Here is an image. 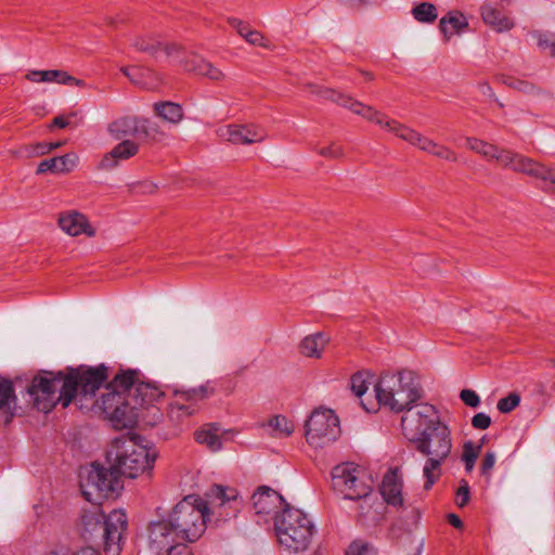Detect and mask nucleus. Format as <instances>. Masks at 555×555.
Masks as SVG:
<instances>
[{"mask_svg": "<svg viewBox=\"0 0 555 555\" xmlns=\"http://www.w3.org/2000/svg\"><path fill=\"white\" fill-rule=\"evenodd\" d=\"M80 477L81 492L86 500L92 503H98L121 487L120 475L112 465L111 468H105L92 464Z\"/></svg>", "mask_w": 555, "mask_h": 555, "instance_id": "10", "label": "nucleus"}, {"mask_svg": "<svg viewBox=\"0 0 555 555\" xmlns=\"http://www.w3.org/2000/svg\"><path fill=\"white\" fill-rule=\"evenodd\" d=\"M128 519L122 511L115 509L104 519V551L108 555H119Z\"/></svg>", "mask_w": 555, "mask_h": 555, "instance_id": "16", "label": "nucleus"}, {"mask_svg": "<svg viewBox=\"0 0 555 555\" xmlns=\"http://www.w3.org/2000/svg\"><path fill=\"white\" fill-rule=\"evenodd\" d=\"M155 113L164 120L177 125L183 118V109L181 105L173 102H160L154 104Z\"/></svg>", "mask_w": 555, "mask_h": 555, "instance_id": "35", "label": "nucleus"}, {"mask_svg": "<svg viewBox=\"0 0 555 555\" xmlns=\"http://www.w3.org/2000/svg\"><path fill=\"white\" fill-rule=\"evenodd\" d=\"M139 152V144L131 140H122L106 153L98 165L100 170H111L118 166L120 162L135 156Z\"/></svg>", "mask_w": 555, "mask_h": 555, "instance_id": "23", "label": "nucleus"}, {"mask_svg": "<svg viewBox=\"0 0 555 555\" xmlns=\"http://www.w3.org/2000/svg\"><path fill=\"white\" fill-rule=\"evenodd\" d=\"M386 130L409 144L417 147L418 150L428 153L439 159L448 162H456V154L446 145H442L435 140L425 137L421 132L403 125L395 119L387 121Z\"/></svg>", "mask_w": 555, "mask_h": 555, "instance_id": "13", "label": "nucleus"}, {"mask_svg": "<svg viewBox=\"0 0 555 555\" xmlns=\"http://www.w3.org/2000/svg\"><path fill=\"white\" fill-rule=\"evenodd\" d=\"M401 417L403 435L412 442L444 425L440 422L436 408L428 403H414L406 408Z\"/></svg>", "mask_w": 555, "mask_h": 555, "instance_id": "11", "label": "nucleus"}, {"mask_svg": "<svg viewBox=\"0 0 555 555\" xmlns=\"http://www.w3.org/2000/svg\"><path fill=\"white\" fill-rule=\"evenodd\" d=\"M378 405L403 412L422 398V389L412 371L385 372L374 386Z\"/></svg>", "mask_w": 555, "mask_h": 555, "instance_id": "2", "label": "nucleus"}, {"mask_svg": "<svg viewBox=\"0 0 555 555\" xmlns=\"http://www.w3.org/2000/svg\"><path fill=\"white\" fill-rule=\"evenodd\" d=\"M412 14L417 22L433 23L438 17L437 9L433 3L422 2L412 10Z\"/></svg>", "mask_w": 555, "mask_h": 555, "instance_id": "37", "label": "nucleus"}, {"mask_svg": "<svg viewBox=\"0 0 555 555\" xmlns=\"http://www.w3.org/2000/svg\"><path fill=\"white\" fill-rule=\"evenodd\" d=\"M25 78L30 82L39 83V82H41V70H39V69L28 70L27 74L25 75Z\"/></svg>", "mask_w": 555, "mask_h": 555, "instance_id": "58", "label": "nucleus"}, {"mask_svg": "<svg viewBox=\"0 0 555 555\" xmlns=\"http://www.w3.org/2000/svg\"><path fill=\"white\" fill-rule=\"evenodd\" d=\"M65 373L43 371L36 375L28 388L34 405L41 412H50L57 403L65 402Z\"/></svg>", "mask_w": 555, "mask_h": 555, "instance_id": "8", "label": "nucleus"}, {"mask_svg": "<svg viewBox=\"0 0 555 555\" xmlns=\"http://www.w3.org/2000/svg\"><path fill=\"white\" fill-rule=\"evenodd\" d=\"M520 403V397L516 392L509 393L507 397H504L498 401V410L501 413H509L514 409H516Z\"/></svg>", "mask_w": 555, "mask_h": 555, "instance_id": "43", "label": "nucleus"}, {"mask_svg": "<svg viewBox=\"0 0 555 555\" xmlns=\"http://www.w3.org/2000/svg\"><path fill=\"white\" fill-rule=\"evenodd\" d=\"M140 117L133 115L120 116L107 126V132L115 140L139 135Z\"/></svg>", "mask_w": 555, "mask_h": 555, "instance_id": "28", "label": "nucleus"}, {"mask_svg": "<svg viewBox=\"0 0 555 555\" xmlns=\"http://www.w3.org/2000/svg\"><path fill=\"white\" fill-rule=\"evenodd\" d=\"M461 400L470 408H477L480 403L479 396L470 389H463L460 393Z\"/></svg>", "mask_w": 555, "mask_h": 555, "instance_id": "51", "label": "nucleus"}, {"mask_svg": "<svg viewBox=\"0 0 555 555\" xmlns=\"http://www.w3.org/2000/svg\"><path fill=\"white\" fill-rule=\"evenodd\" d=\"M274 528L279 543L294 553L308 550L314 533V526L308 516L291 506L274 517Z\"/></svg>", "mask_w": 555, "mask_h": 555, "instance_id": "6", "label": "nucleus"}, {"mask_svg": "<svg viewBox=\"0 0 555 555\" xmlns=\"http://www.w3.org/2000/svg\"><path fill=\"white\" fill-rule=\"evenodd\" d=\"M480 14L482 21L498 31H506L514 27V22L491 3L481 5Z\"/></svg>", "mask_w": 555, "mask_h": 555, "instance_id": "30", "label": "nucleus"}, {"mask_svg": "<svg viewBox=\"0 0 555 555\" xmlns=\"http://www.w3.org/2000/svg\"><path fill=\"white\" fill-rule=\"evenodd\" d=\"M416 450L426 456L423 466L424 489L430 490L442 475V465L452 450L451 431L444 424L414 441Z\"/></svg>", "mask_w": 555, "mask_h": 555, "instance_id": "5", "label": "nucleus"}, {"mask_svg": "<svg viewBox=\"0 0 555 555\" xmlns=\"http://www.w3.org/2000/svg\"><path fill=\"white\" fill-rule=\"evenodd\" d=\"M332 487L335 493L347 501L364 495L373 488L366 472L353 463H343L333 468Z\"/></svg>", "mask_w": 555, "mask_h": 555, "instance_id": "9", "label": "nucleus"}, {"mask_svg": "<svg viewBox=\"0 0 555 555\" xmlns=\"http://www.w3.org/2000/svg\"><path fill=\"white\" fill-rule=\"evenodd\" d=\"M311 88V92L319 95L322 99L330 100L332 102H335L339 104V95H345L344 93H340L334 89L323 88L319 86H309Z\"/></svg>", "mask_w": 555, "mask_h": 555, "instance_id": "46", "label": "nucleus"}, {"mask_svg": "<svg viewBox=\"0 0 555 555\" xmlns=\"http://www.w3.org/2000/svg\"><path fill=\"white\" fill-rule=\"evenodd\" d=\"M208 501L188 495L175 505L168 519L153 522L149 528L150 547L157 553L164 548L197 541L211 516L225 520L238 512L241 502L236 489L212 486Z\"/></svg>", "mask_w": 555, "mask_h": 555, "instance_id": "1", "label": "nucleus"}, {"mask_svg": "<svg viewBox=\"0 0 555 555\" xmlns=\"http://www.w3.org/2000/svg\"><path fill=\"white\" fill-rule=\"evenodd\" d=\"M107 459L119 475L137 478L153 468L155 453L140 443L137 438L121 436L111 443Z\"/></svg>", "mask_w": 555, "mask_h": 555, "instance_id": "4", "label": "nucleus"}, {"mask_svg": "<svg viewBox=\"0 0 555 555\" xmlns=\"http://www.w3.org/2000/svg\"><path fill=\"white\" fill-rule=\"evenodd\" d=\"M79 162V157L76 153H67L59 157H52L44 159L39 163L36 173L42 175L48 171L54 173H67L73 171Z\"/></svg>", "mask_w": 555, "mask_h": 555, "instance_id": "27", "label": "nucleus"}, {"mask_svg": "<svg viewBox=\"0 0 555 555\" xmlns=\"http://www.w3.org/2000/svg\"><path fill=\"white\" fill-rule=\"evenodd\" d=\"M220 428L216 424H207L195 433V440L207 446L211 451L221 449Z\"/></svg>", "mask_w": 555, "mask_h": 555, "instance_id": "33", "label": "nucleus"}, {"mask_svg": "<svg viewBox=\"0 0 555 555\" xmlns=\"http://www.w3.org/2000/svg\"><path fill=\"white\" fill-rule=\"evenodd\" d=\"M70 79L67 77V72L60 69H48L41 70V82L52 83L56 82L62 85V81H69Z\"/></svg>", "mask_w": 555, "mask_h": 555, "instance_id": "42", "label": "nucleus"}, {"mask_svg": "<svg viewBox=\"0 0 555 555\" xmlns=\"http://www.w3.org/2000/svg\"><path fill=\"white\" fill-rule=\"evenodd\" d=\"M107 378L108 369L104 364L68 369L65 373L64 408H67L77 395L92 398Z\"/></svg>", "mask_w": 555, "mask_h": 555, "instance_id": "7", "label": "nucleus"}, {"mask_svg": "<svg viewBox=\"0 0 555 555\" xmlns=\"http://www.w3.org/2000/svg\"><path fill=\"white\" fill-rule=\"evenodd\" d=\"M15 401L12 383L7 379H0V410L10 409L11 403Z\"/></svg>", "mask_w": 555, "mask_h": 555, "instance_id": "40", "label": "nucleus"}, {"mask_svg": "<svg viewBox=\"0 0 555 555\" xmlns=\"http://www.w3.org/2000/svg\"><path fill=\"white\" fill-rule=\"evenodd\" d=\"M350 388L357 397H362L367 390V383L363 373L358 372L350 378Z\"/></svg>", "mask_w": 555, "mask_h": 555, "instance_id": "45", "label": "nucleus"}, {"mask_svg": "<svg viewBox=\"0 0 555 555\" xmlns=\"http://www.w3.org/2000/svg\"><path fill=\"white\" fill-rule=\"evenodd\" d=\"M163 551L167 552V555H193L186 544H178L176 546L164 548Z\"/></svg>", "mask_w": 555, "mask_h": 555, "instance_id": "57", "label": "nucleus"}, {"mask_svg": "<svg viewBox=\"0 0 555 555\" xmlns=\"http://www.w3.org/2000/svg\"><path fill=\"white\" fill-rule=\"evenodd\" d=\"M53 125L59 128H65L68 125V120L64 116H56L53 119Z\"/></svg>", "mask_w": 555, "mask_h": 555, "instance_id": "62", "label": "nucleus"}, {"mask_svg": "<svg viewBox=\"0 0 555 555\" xmlns=\"http://www.w3.org/2000/svg\"><path fill=\"white\" fill-rule=\"evenodd\" d=\"M339 435V420L332 410H315L306 422V439L313 448H323L334 442Z\"/></svg>", "mask_w": 555, "mask_h": 555, "instance_id": "12", "label": "nucleus"}, {"mask_svg": "<svg viewBox=\"0 0 555 555\" xmlns=\"http://www.w3.org/2000/svg\"><path fill=\"white\" fill-rule=\"evenodd\" d=\"M472 425L476 429L485 430L491 425V417L486 413H477L472 418Z\"/></svg>", "mask_w": 555, "mask_h": 555, "instance_id": "53", "label": "nucleus"}, {"mask_svg": "<svg viewBox=\"0 0 555 555\" xmlns=\"http://www.w3.org/2000/svg\"><path fill=\"white\" fill-rule=\"evenodd\" d=\"M481 446H474L472 441H467L463 447L462 460L465 464V469L470 473L474 469L475 462L479 455Z\"/></svg>", "mask_w": 555, "mask_h": 555, "instance_id": "38", "label": "nucleus"}, {"mask_svg": "<svg viewBox=\"0 0 555 555\" xmlns=\"http://www.w3.org/2000/svg\"><path fill=\"white\" fill-rule=\"evenodd\" d=\"M218 135L232 144L249 145L263 142L267 138V132L255 124L228 125L218 130Z\"/></svg>", "mask_w": 555, "mask_h": 555, "instance_id": "19", "label": "nucleus"}, {"mask_svg": "<svg viewBox=\"0 0 555 555\" xmlns=\"http://www.w3.org/2000/svg\"><path fill=\"white\" fill-rule=\"evenodd\" d=\"M24 152L27 157H38V156L49 154L48 143L40 142V143L27 145L24 147Z\"/></svg>", "mask_w": 555, "mask_h": 555, "instance_id": "50", "label": "nucleus"}, {"mask_svg": "<svg viewBox=\"0 0 555 555\" xmlns=\"http://www.w3.org/2000/svg\"><path fill=\"white\" fill-rule=\"evenodd\" d=\"M177 59L188 72L206 77L212 81H221L225 78L224 73L220 68L201 56L192 54L188 59H183L179 55Z\"/></svg>", "mask_w": 555, "mask_h": 555, "instance_id": "24", "label": "nucleus"}, {"mask_svg": "<svg viewBox=\"0 0 555 555\" xmlns=\"http://www.w3.org/2000/svg\"><path fill=\"white\" fill-rule=\"evenodd\" d=\"M121 73L129 78V80L138 86L146 87V82L143 80V73L145 72L141 67L137 66H125L121 67Z\"/></svg>", "mask_w": 555, "mask_h": 555, "instance_id": "44", "label": "nucleus"}, {"mask_svg": "<svg viewBox=\"0 0 555 555\" xmlns=\"http://www.w3.org/2000/svg\"><path fill=\"white\" fill-rule=\"evenodd\" d=\"M376 551L367 542L357 540L353 541L347 548L346 555H375Z\"/></svg>", "mask_w": 555, "mask_h": 555, "instance_id": "41", "label": "nucleus"}, {"mask_svg": "<svg viewBox=\"0 0 555 555\" xmlns=\"http://www.w3.org/2000/svg\"><path fill=\"white\" fill-rule=\"evenodd\" d=\"M362 75L364 76V79L367 80V81H371V80L374 79V75L372 73L362 72Z\"/></svg>", "mask_w": 555, "mask_h": 555, "instance_id": "64", "label": "nucleus"}, {"mask_svg": "<svg viewBox=\"0 0 555 555\" xmlns=\"http://www.w3.org/2000/svg\"><path fill=\"white\" fill-rule=\"evenodd\" d=\"M214 393L215 388L210 383L186 390H175V398L168 406V416L173 422H181L195 414L199 404Z\"/></svg>", "mask_w": 555, "mask_h": 555, "instance_id": "14", "label": "nucleus"}, {"mask_svg": "<svg viewBox=\"0 0 555 555\" xmlns=\"http://www.w3.org/2000/svg\"><path fill=\"white\" fill-rule=\"evenodd\" d=\"M501 80L508 88H512L528 95L550 98L552 96V94L548 91H545L524 79H519L513 76H502Z\"/></svg>", "mask_w": 555, "mask_h": 555, "instance_id": "34", "label": "nucleus"}, {"mask_svg": "<svg viewBox=\"0 0 555 555\" xmlns=\"http://www.w3.org/2000/svg\"><path fill=\"white\" fill-rule=\"evenodd\" d=\"M318 153L325 157L331 159H339L343 158L345 155V151L341 145H338L336 143H332L328 146L321 147L318 150Z\"/></svg>", "mask_w": 555, "mask_h": 555, "instance_id": "49", "label": "nucleus"}, {"mask_svg": "<svg viewBox=\"0 0 555 555\" xmlns=\"http://www.w3.org/2000/svg\"><path fill=\"white\" fill-rule=\"evenodd\" d=\"M267 426L270 429L269 434L274 438L288 437L295 429L293 422L284 415L273 416L269 420Z\"/></svg>", "mask_w": 555, "mask_h": 555, "instance_id": "36", "label": "nucleus"}, {"mask_svg": "<svg viewBox=\"0 0 555 555\" xmlns=\"http://www.w3.org/2000/svg\"><path fill=\"white\" fill-rule=\"evenodd\" d=\"M251 500L258 515L274 514L276 517L280 512L282 513L284 508L289 506L280 493L268 486L259 487L253 494Z\"/></svg>", "mask_w": 555, "mask_h": 555, "instance_id": "20", "label": "nucleus"}, {"mask_svg": "<svg viewBox=\"0 0 555 555\" xmlns=\"http://www.w3.org/2000/svg\"><path fill=\"white\" fill-rule=\"evenodd\" d=\"M228 22L231 25V27H233L237 31V34L243 38L245 37V34L248 33V30L250 29V27L247 24H245L243 21L238 18L231 17L228 20Z\"/></svg>", "mask_w": 555, "mask_h": 555, "instance_id": "56", "label": "nucleus"}, {"mask_svg": "<svg viewBox=\"0 0 555 555\" xmlns=\"http://www.w3.org/2000/svg\"><path fill=\"white\" fill-rule=\"evenodd\" d=\"M139 135H143L151 140H158L164 133L160 131L157 122L150 119L140 118Z\"/></svg>", "mask_w": 555, "mask_h": 555, "instance_id": "39", "label": "nucleus"}, {"mask_svg": "<svg viewBox=\"0 0 555 555\" xmlns=\"http://www.w3.org/2000/svg\"><path fill=\"white\" fill-rule=\"evenodd\" d=\"M74 555H102L98 550L87 546L74 552Z\"/></svg>", "mask_w": 555, "mask_h": 555, "instance_id": "59", "label": "nucleus"}, {"mask_svg": "<svg viewBox=\"0 0 555 555\" xmlns=\"http://www.w3.org/2000/svg\"><path fill=\"white\" fill-rule=\"evenodd\" d=\"M132 372H120L105 387V392L100 400H95L93 406L101 410L105 417L117 427H131L139 414L133 412L129 401L127 389L133 383Z\"/></svg>", "mask_w": 555, "mask_h": 555, "instance_id": "3", "label": "nucleus"}, {"mask_svg": "<svg viewBox=\"0 0 555 555\" xmlns=\"http://www.w3.org/2000/svg\"><path fill=\"white\" fill-rule=\"evenodd\" d=\"M44 555H74L69 546L62 543L50 545Z\"/></svg>", "mask_w": 555, "mask_h": 555, "instance_id": "55", "label": "nucleus"}, {"mask_svg": "<svg viewBox=\"0 0 555 555\" xmlns=\"http://www.w3.org/2000/svg\"><path fill=\"white\" fill-rule=\"evenodd\" d=\"M351 501L354 503L356 517L362 525L367 527L376 526L384 519L386 505L373 492V488H371L369 493L361 494Z\"/></svg>", "mask_w": 555, "mask_h": 555, "instance_id": "17", "label": "nucleus"}, {"mask_svg": "<svg viewBox=\"0 0 555 555\" xmlns=\"http://www.w3.org/2000/svg\"><path fill=\"white\" fill-rule=\"evenodd\" d=\"M57 224L60 229L69 236L86 235L93 237L96 234L95 228L90 223L86 215L78 210H66L59 215Z\"/></svg>", "mask_w": 555, "mask_h": 555, "instance_id": "21", "label": "nucleus"}, {"mask_svg": "<svg viewBox=\"0 0 555 555\" xmlns=\"http://www.w3.org/2000/svg\"><path fill=\"white\" fill-rule=\"evenodd\" d=\"M538 44L542 49H548L555 55V34H543L538 38Z\"/></svg>", "mask_w": 555, "mask_h": 555, "instance_id": "52", "label": "nucleus"}, {"mask_svg": "<svg viewBox=\"0 0 555 555\" xmlns=\"http://www.w3.org/2000/svg\"><path fill=\"white\" fill-rule=\"evenodd\" d=\"M448 520H449L450 525L453 526L454 528H462L463 527V521L455 514H449L448 515Z\"/></svg>", "mask_w": 555, "mask_h": 555, "instance_id": "60", "label": "nucleus"}, {"mask_svg": "<svg viewBox=\"0 0 555 555\" xmlns=\"http://www.w3.org/2000/svg\"><path fill=\"white\" fill-rule=\"evenodd\" d=\"M328 341L330 338L321 332L308 335L300 341V353L308 358L319 359L321 358Z\"/></svg>", "mask_w": 555, "mask_h": 555, "instance_id": "32", "label": "nucleus"}, {"mask_svg": "<svg viewBox=\"0 0 555 555\" xmlns=\"http://www.w3.org/2000/svg\"><path fill=\"white\" fill-rule=\"evenodd\" d=\"M467 27L466 16L455 10L448 12L439 22V28L446 41H449L455 35H461Z\"/></svg>", "mask_w": 555, "mask_h": 555, "instance_id": "29", "label": "nucleus"}, {"mask_svg": "<svg viewBox=\"0 0 555 555\" xmlns=\"http://www.w3.org/2000/svg\"><path fill=\"white\" fill-rule=\"evenodd\" d=\"M339 105L350 109L352 113L364 117L365 119L375 122L380 128L386 130L387 121L391 119L385 116L383 113L375 111L373 107L364 105L363 103L353 100L351 96L345 94L339 95Z\"/></svg>", "mask_w": 555, "mask_h": 555, "instance_id": "26", "label": "nucleus"}, {"mask_svg": "<svg viewBox=\"0 0 555 555\" xmlns=\"http://www.w3.org/2000/svg\"><path fill=\"white\" fill-rule=\"evenodd\" d=\"M470 499L469 485L465 479L460 481V487L455 493V503L459 507H464Z\"/></svg>", "mask_w": 555, "mask_h": 555, "instance_id": "48", "label": "nucleus"}, {"mask_svg": "<svg viewBox=\"0 0 555 555\" xmlns=\"http://www.w3.org/2000/svg\"><path fill=\"white\" fill-rule=\"evenodd\" d=\"M516 171L555 184V169L548 168L524 155Z\"/></svg>", "mask_w": 555, "mask_h": 555, "instance_id": "31", "label": "nucleus"}, {"mask_svg": "<svg viewBox=\"0 0 555 555\" xmlns=\"http://www.w3.org/2000/svg\"><path fill=\"white\" fill-rule=\"evenodd\" d=\"M495 460H496V456H495L494 452H487L485 454L482 462H481V467H480L482 475H485L487 477L490 476L491 470L495 464Z\"/></svg>", "mask_w": 555, "mask_h": 555, "instance_id": "54", "label": "nucleus"}, {"mask_svg": "<svg viewBox=\"0 0 555 555\" xmlns=\"http://www.w3.org/2000/svg\"><path fill=\"white\" fill-rule=\"evenodd\" d=\"M134 375L133 383L127 389L129 401L133 412L138 414L141 408L153 406L164 396V392L154 384L140 380L139 373L134 370H127Z\"/></svg>", "mask_w": 555, "mask_h": 555, "instance_id": "18", "label": "nucleus"}, {"mask_svg": "<svg viewBox=\"0 0 555 555\" xmlns=\"http://www.w3.org/2000/svg\"><path fill=\"white\" fill-rule=\"evenodd\" d=\"M244 39L251 46H258L266 49L271 48L270 41L260 31L251 28L245 34Z\"/></svg>", "mask_w": 555, "mask_h": 555, "instance_id": "47", "label": "nucleus"}, {"mask_svg": "<svg viewBox=\"0 0 555 555\" xmlns=\"http://www.w3.org/2000/svg\"><path fill=\"white\" fill-rule=\"evenodd\" d=\"M130 47L138 52L147 53L156 56L157 52L163 49L168 56L178 57L182 52V47L177 43H168L163 46L159 39L151 34H138L130 39Z\"/></svg>", "mask_w": 555, "mask_h": 555, "instance_id": "22", "label": "nucleus"}, {"mask_svg": "<svg viewBox=\"0 0 555 555\" xmlns=\"http://www.w3.org/2000/svg\"><path fill=\"white\" fill-rule=\"evenodd\" d=\"M67 77L70 80L69 81H62V85H75V86L80 87V88L86 87V82L83 80L77 79V78L70 76L68 73H67Z\"/></svg>", "mask_w": 555, "mask_h": 555, "instance_id": "61", "label": "nucleus"}, {"mask_svg": "<svg viewBox=\"0 0 555 555\" xmlns=\"http://www.w3.org/2000/svg\"><path fill=\"white\" fill-rule=\"evenodd\" d=\"M380 494L383 495L384 503L396 507L403 505L402 480L397 469H390L385 474L380 485Z\"/></svg>", "mask_w": 555, "mask_h": 555, "instance_id": "25", "label": "nucleus"}, {"mask_svg": "<svg viewBox=\"0 0 555 555\" xmlns=\"http://www.w3.org/2000/svg\"><path fill=\"white\" fill-rule=\"evenodd\" d=\"M467 147L482 156L485 159L492 162L495 160L504 168H509L514 171L517 170L518 164L522 157L521 154L514 153L509 150L501 149L498 145L486 142L477 138L466 139Z\"/></svg>", "mask_w": 555, "mask_h": 555, "instance_id": "15", "label": "nucleus"}, {"mask_svg": "<svg viewBox=\"0 0 555 555\" xmlns=\"http://www.w3.org/2000/svg\"><path fill=\"white\" fill-rule=\"evenodd\" d=\"M63 145V142H51V143H48V147H49V153L53 150H56L59 147H61Z\"/></svg>", "mask_w": 555, "mask_h": 555, "instance_id": "63", "label": "nucleus"}]
</instances>
